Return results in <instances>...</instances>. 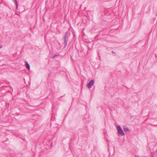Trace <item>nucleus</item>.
Segmentation results:
<instances>
[{"label": "nucleus", "instance_id": "1", "mask_svg": "<svg viewBox=\"0 0 157 157\" xmlns=\"http://www.w3.org/2000/svg\"><path fill=\"white\" fill-rule=\"evenodd\" d=\"M71 34L68 31L66 32L65 34V35L63 38L64 40V45L63 47L65 48L66 47L67 42L68 40L69 37L70 36Z\"/></svg>", "mask_w": 157, "mask_h": 157}, {"label": "nucleus", "instance_id": "2", "mask_svg": "<svg viewBox=\"0 0 157 157\" xmlns=\"http://www.w3.org/2000/svg\"><path fill=\"white\" fill-rule=\"evenodd\" d=\"M117 128L118 134L121 135V136H124L125 134L121 127L119 125L117 126Z\"/></svg>", "mask_w": 157, "mask_h": 157}, {"label": "nucleus", "instance_id": "3", "mask_svg": "<svg viewBox=\"0 0 157 157\" xmlns=\"http://www.w3.org/2000/svg\"><path fill=\"white\" fill-rule=\"evenodd\" d=\"M95 81L94 80H91L87 84V86L89 88H91L92 86L94 83Z\"/></svg>", "mask_w": 157, "mask_h": 157}, {"label": "nucleus", "instance_id": "4", "mask_svg": "<svg viewBox=\"0 0 157 157\" xmlns=\"http://www.w3.org/2000/svg\"><path fill=\"white\" fill-rule=\"evenodd\" d=\"M104 139L105 140V141L108 140V139L107 138V130L104 129Z\"/></svg>", "mask_w": 157, "mask_h": 157}, {"label": "nucleus", "instance_id": "5", "mask_svg": "<svg viewBox=\"0 0 157 157\" xmlns=\"http://www.w3.org/2000/svg\"><path fill=\"white\" fill-rule=\"evenodd\" d=\"M25 65L26 66V68L28 70H29L30 69V65L28 63V62L27 61H25Z\"/></svg>", "mask_w": 157, "mask_h": 157}, {"label": "nucleus", "instance_id": "6", "mask_svg": "<svg viewBox=\"0 0 157 157\" xmlns=\"http://www.w3.org/2000/svg\"><path fill=\"white\" fill-rule=\"evenodd\" d=\"M124 131V132H129L130 130L127 127H125L123 128Z\"/></svg>", "mask_w": 157, "mask_h": 157}, {"label": "nucleus", "instance_id": "7", "mask_svg": "<svg viewBox=\"0 0 157 157\" xmlns=\"http://www.w3.org/2000/svg\"><path fill=\"white\" fill-rule=\"evenodd\" d=\"M13 2L16 5V9H17L18 8V4L17 1L16 0H13Z\"/></svg>", "mask_w": 157, "mask_h": 157}, {"label": "nucleus", "instance_id": "8", "mask_svg": "<svg viewBox=\"0 0 157 157\" xmlns=\"http://www.w3.org/2000/svg\"><path fill=\"white\" fill-rule=\"evenodd\" d=\"M105 90L107 91L108 89V86L106 85H105Z\"/></svg>", "mask_w": 157, "mask_h": 157}, {"label": "nucleus", "instance_id": "9", "mask_svg": "<svg viewBox=\"0 0 157 157\" xmlns=\"http://www.w3.org/2000/svg\"><path fill=\"white\" fill-rule=\"evenodd\" d=\"M58 56V55H54V56H53V57H52V58H53V59H55V58H56Z\"/></svg>", "mask_w": 157, "mask_h": 157}, {"label": "nucleus", "instance_id": "10", "mask_svg": "<svg viewBox=\"0 0 157 157\" xmlns=\"http://www.w3.org/2000/svg\"><path fill=\"white\" fill-rule=\"evenodd\" d=\"M112 53H114V52L113 51H112Z\"/></svg>", "mask_w": 157, "mask_h": 157}, {"label": "nucleus", "instance_id": "11", "mask_svg": "<svg viewBox=\"0 0 157 157\" xmlns=\"http://www.w3.org/2000/svg\"><path fill=\"white\" fill-rule=\"evenodd\" d=\"M2 47V46H1L0 47V48H1Z\"/></svg>", "mask_w": 157, "mask_h": 157}]
</instances>
